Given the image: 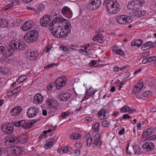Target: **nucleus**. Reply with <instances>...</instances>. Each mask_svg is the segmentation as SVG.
<instances>
[{
	"instance_id": "nucleus-43",
	"label": "nucleus",
	"mask_w": 156,
	"mask_h": 156,
	"mask_svg": "<svg viewBox=\"0 0 156 156\" xmlns=\"http://www.w3.org/2000/svg\"><path fill=\"white\" fill-rule=\"evenodd\" d=\"M103 37L101 34V33H99L95 36L93 37L92 40L94 41H97L98 39L100 38H103Z\"/></svg>"
},
{
	"instance_id": "nucleus-63",
	"label": "nucleus",
	"mask_w": 156,
	"mask_h": 156,
	"mask_svg": "<svg viewBox=\"0 0 156 156\" xmlns=\"http://www.w3.org/2000/svg\"><path fill=\"white\" fill-rule=\"evenodd\" d=\"M125 83V82H121L120 83V84L119 85V90H120L121 88L122 87V86H123Z\"/></svg>"
},
{
	"instance_id": "nucleus-24",
	"label": "nucleus",
	"mask_w": 156,
	"mask_h": 156,
	"mask_svg": "<svg viewBox=\"0 0 156 156\" xmlns=\"http://www.w3.org/2000/svg\"><path fill=\"white\" fill-rule=\"evenodd\" d=\"M33 23L31 21H28L25 22L22 27V30L26 31L31 29L33 27Z\"/></svg>"
},
{
	"instance_id": "nucleus-28",
	"label": "nucleus",
	"mask_w": 156,
	"mask_h": 156,
	"mask_svg": "<svg viewBox=\"0 0 156 156\" xmlns=\"http://www.w3.org/2000/svg\"><path fill=\"white\" fill-rule=\"evenodd\" d=\"M154 145L152 143H146L143 144L142 147L146 149L147 151H149L153 149L154 147Z\"/></svg>"
},
{
	"instance_id": "nucleus-13",
	"label": "nucleus",
	"mask_w": 156,
	"mask_h": 156,
	"mask_svg": "<svg viewBox=\"0 0 156 156\" xmlns=\"http://www.w3.org/2000/svg\"><path fill=\"white\" fill-rule=\"evenodd\" d=\"M61 12L64 16L68 19L71 18L73 15L71 9L66 6H64L62 8Z\"/></svg>"
},
{
	"instance_id": "nucleus-26",
	"label": "nucleus",
	"mask_w": 156,
	"mask_h": 156,
	"mask_svg": "<svg viewBox=\"0 0 156 156\" xmlns=\"http://www.w3.org/2000/svg\"><path fill=\"white\" fill-rule=\"evenodd\" d=\"M154 45V43L152 41H148L142 45L141 47V49L142 50H146L148 48L153 47Z\"/></svg>"
},
{
	"instance_id": "nucleus-5",
	"label": "nucleus",
	"mask_w": 156,
	"mask_h": 156,
	"mask_svg": "<svg viewBox=\"0 0 156 156\" xmlns=\"http://www.w3.org/2000/svg\"><path fill=\"white\" fill-rule=\"evenodd\" d=\"M10 47L13 52V51L17 50L22 51L24 50L27 47V46L25 42L17 40L13 41Z\"/></svg>"
},
{
	"instance_id": "nucleus-59",
	"label": "nucleus",
	"mask_w": 156,
	"mask_h": 156,
	"mask_svg": "<svg viewBox=\"0 0 156 156\" xmlns=\"http://www.w3.org/2000/svg\"><path fill=\"white\" fill-rule=\"evenodd\" d=\"M127 146L126 148V152L128 154H132V153L130 151H129V150H128V148H129V143H127Z\"/></svg>"
},
{
	"instance_id": "nucleus-25",
	"label": "nucleus",
	"mask_w": 156,
	"mask_h": 156,
	"mask_svg": "<svg viewBox=\"0 0 156 156\" xmlns=\"http://www.w3.org/2000/svg\"><path fill=\"white\" fill-rule=\"evenodd\" d=\"M29 140L28 135L23 134L19 137L18 141V142L22 144L27 143Z\"/></svg>"
},
{
	"instance_id": "nucleus-22",
	"label": "nucleus",
	"mask_w": 156,
	"mask_h": 156,
	"mask_svg": "<svg viewBox=\"0 0 156 156\" xmlns=\"http://www.w3.org/2000/svg\"><path fill=\"white\" fill-rule=\"evenodd\" d=\"M37 55L38 53L37 51L31 50L28 52L27 58L30 60H33L37 58Z\"/></svg>"
},
{
	"instance_id": "nucleus-12",
	"label": "nucleus",
	"mask_w": 156,
	"mask_h": 156,
	"mask_svg": "<svg viewBox=\"0 0 156 156\" xmlns=\"http://www.w3.org/2000/svg\"><path fill=\"white\" fill-rule=\"evenodd\" d=\"M1 129L6 134H10L13 132L14 126L11 123L3 124L1 126Z\"/></svg>"
},
{
	"instance_id": "nucleus-55",
	"label": "nucleus",
	"mask_w": 156,
	"mask_h": 156,
	"mask_svg": "<svg viewBox=\"0 0 156 156\" xmlns=\"http://www.w3.org/2000/svg\"><path fill=\"white\" fill-rule=\"evenodd\" d=\"M73 151L75 155H79L80 154V151L79 149H77Z\"/></svg>"
},
{
	"instance_id": "nucleus-34",
	"label": "nucleus",
	"mask_w": 156,
	"mask_h": 156,
	"mask_svg": "<svg viewBox=\"0 0 156 156\" xmlns=\"http://www.w3.org/2000/svg\"><path fill=\"white\" fill-rule=\"evenodd\" d=\"M115 48H114L113 49H112V50L114 54L121 55L123 57H124L125 55V54L123 51L121 49L119 50H116L114 49Z\"/></svg>"
},
{
	"instance_id": "nucleus-27",
	"label": "nucleus",
	"mask_w": 156,
	"mask_h": 156,
	"mask_svg": "<svg viewBox=\"0 0 156 156\" xmlns=\"http://www.w3.org/2000/svg\"><path fill=\"white\" fill-rule=\"evenodd\" d=\"M72 150V148L70 147L64 146L59 148L58 150V152L61 154L68 153Z\"/></svg>"
},
{
	"instance_id": "nucleus-4",
	"label": "nucleus",
	"mask_w": 156,
	"mask_h": 156,
	"mask_svg": "<svg viewBox=\"0 0 156 156\" xmlns=\"http://www.w3.org/2000/svg\"><path fill=\"white\" fill-rule=\"evenodd\" d=\"M46 104L50 108L51 112H57L58 110V103L55 99L52 98H48L46 100Z\"/></svg>"
},
{
	"instance_id": "nucleus-58",
	"label": "nucleus",
	"mask_w": 156,
	"mask_h": 156,
	"mask_svg": "<svg viewBox=\"0 0 156 156\" xmlns=\"http://www.w3.org/2000/svg\"><path fill=\"white\" fill-rule=\"evenodd\" d=\"M130 118V116L127 114H125L123 115L122 116V118L123 119H129Z\"/></svg>"
},
{
	"instance_id": "nucleus-49",
	"label": "nucleus",
	"mask_w": 156,
	"mask_h": 156,
	"mask_svg": "<svg viewBox=\"0 0 156 156\" xmlns=\"http://www.w3.org/2000/svg\"><path fill=\"white\" fill-rule=\"evenodd\" d=\"M148 63L151 62L156 60V56H153L147 58Z\"/></svg>"
},
{
	"instance_id": "nucleus-3",
	"label": "nucleus",
	"mask_w": 156,
	"mask_h": 156,
	"mask_svg": "<svg viewBox=\"0 0 156 156\" xmlns=\"http://www.w3.org/2000/svg\"><path fill=\"white\" fill-rule=\"evenodd\" d=\"M38 32L36 30L27 32L24 36V40L27 43H31L37 41L38 38Z\"/></svg>"
},
{
	"instance_id": "nucleus-50",
	"label": "nucleus",
	"mask_w": 156,
	"mask_h": 156,
	"mask_svg": "<svg viewBox=\"0 0 156 156\" xmlns=\"http://www.w3.org/2000/svg\"><path fill=\"white\" fill-rule=\"evenodd\" d=\"M150 92L149 91H146L144 92L142 94H141V96L142 97H143L144 98H146L147 97L149 94H150Z\"/></svg>"
},
{
	"instance_id": "nucleus-10",
	"label": "nucleus",
	"mask_w": 156,
	"mask_h": 156,
	"mask_svg": "<svg viewBox=\"0 0 156 156\" xmlns=\"http://www.w3.org/2000/svg\"><path fill=\"white\" fill-rule=\"evenodd\" d=\"M67 79L66 77L63 76L58 78L55 81L56 87L59 89L66 85Z\"/></svg>"
},
{
	"instance_id": "nucleus-62",
	"label": "nucleus",
	"mask_w": 156,
	"mask_h": 156,
	"mask_svg": "<svg viewBox=\"0 0 156 156\" xmlns=\"http://www.w3.org/2000/svg\"><path fill=\"white\" fill-rule=\"evenodd\" d=\"M113 71L115 72H119L120 71V68L118 66L115 67L113 69Z\"/></svg>"
},
{
	"instance_id": "nucleus-6",
	"label": "nucleus",
	"mask_w": 156,
	"mask_h": 156,
	"mask_svg": "<svg viewBox=\"0 0 156 156\" xmlns=\"http://www.w3.org/2000/svg\"><path fill=\"white\" fill-rule=\"evenodd\" d=\"M145 2L144 0L141 1L133 0L129 2L127 5L128 9L130 10H134L142 7Z\"/></svg>"
},
{
	"instance_id": "nucleus-19",
	"label": "nucleus",
	"mask_w": 156,
	"mask_h": 156,
	"mask_svg": "<svg viewBox=\"0 0 156 156\" xmlns=\"http://www.w3.org/2000/svg\"><path fill=\"white\" fill-rule=\"evenodd\" d=\"M98 118L100 119H104L109 117V113L105 110H102L98 112L97 114Z\"/></svg>"
},
{
	"instance_id": "nucleus-15",
	"label": "nucleus",
	"mask_w": 156,
	"mask_h": 156,
	"mask_svg": "<svg viewBox=\"0 0 156 156\" xmlns=\"http://www.w3.org/2000/svg\"><path fill=\"white\" fill-rule=\"evenodd\" d=\"M39 109L35 107H31L28 108L27 112V115L29 118L36 116L38 112Z\"/></svg>"
},
{
	"instance_id": "nucleus-44",
	"label": "nucleus",
	"mask_w": 156,
	"mask_h": 156,
	"mask_svg": "<svg viewBox=\"0 0 156 156\" xmlns=\"http://www.w3.org/2000/svg\"><path fill=\"white\" fill-rule=\"evenodd\" d=\"M27 76L26 75H24L20 76L18 77V79L17 80V81L19 83L22 82L27 79Z\"/></svg>"
},
{
	"instance_id": "nucleus-18",
	"label": "nucleus",
	"mask_w": 156,
	"mask_h": 156,
	"mask_svg": "<svg viewBox=\"0 0 156 156\" xmlns=\"http://www.w3.org/2000/svg\"><path fill=\"white\" fill-rule=\"evenodd\" d=\"M17 137L14 135H11L6 138L5 143L7 145H11L12 144L17 143Z\"/></svg>"
},
{
	"instance_id": "nucleus-41",
	"label": "nucleus",
	"mask_w": 156,
	"mask_h": 156,
	"mask_svg": "<svg viewBox=\"0 0 156 156\" xmlns=\"http://www.w3.org/2000/svg\"><path fill=\"white\" fill-rule=\"evenodd\" d=\"M70 112L69 111H66L62 112L60 116L63 119H66L70 115Z\"/></svg>"
},
{
	"instance_id": "nucleus-64",
	"label": "nucleus",
	"mask_w": 156,
	"mask_h": 156,
	"mask_svg": "<svg viewBox=\"0 0 156 156\" xmlns=\"http://www.w3.org/2000/svg\"><path fill=\"white\" fill-rule=\"evenodd\" d=\"M21 126H22L24 127L25 124L26 123V121L24 120H21Z\"/></svg>"
},
{
	"instance_id": "nucleus-9",
	"label": "nucleus",
	"mask_w": 156,
	"mask_h": 156,
	"mask_svg": "<svg viewBox=\"0 0 156 156\" xmlns=\"http://www.w3.org/2000/svg\"><path fill=\"white\" fill-rule=\"evenodd\" d=\"M8 152L9 154H14L15 156H18L24 154L23 151L21 148L18 147H11L8 148Z\"/></svg>"
},
{
	"instance_id": "nucleus-14",
	"label": "nucleus",
	"mask_w": 156,
	"mask_h": 156,
	"mask_svg": "<svg viewBox=\"0 0 156 156\" xmlns=\"http://www.w3.org/2000/svg\"><path fill=\"white\" fill-rule=\"evenodd\" d=\"M11 45L9 49H6L2 46H0V52L2 53V54L6 57H9L11 56L13 54L12 50L11 47Z\"/></svg>"
},
{
	"instance_id": "nucleus-61",
	"label": "nucleus",
	"mask_w": 156,
	"mask_h": 156,
	"mask_svg": "<svg viewBox=\"0 0 156 156\" xmlns=\"http://www.w3.org/2000/svg\"><path fill=\"white\" fill-rule=\"evenodd\" d=\"M125 133V129L124 128L122 129L119 132V135H122Z\"/></svg>"
},
{
	"instance_id": "nucleus-21",
	"label": "nucleus",
	"mask_w": 156,
	"mask_h": 156,
	"mask_svg": "<svg viewBox=\"0 0 156 156\" xmlns=\"http://www.w3.org/2000/svg\"><path fill=\"white\" fill-rule=\"evenodd\" d=\"M43 100V96L40 94L37 93L34 97L33 102L36 104H40L42 102Z\"/></svg>"
},
{
	"instance_id": "nucleus-16",
	"label": "nucleus",
	"mask_w": 156,
	"mask_h": 156,
	"mask_svg": "<svg viewBox=\"0 0 156 156\" xmlns=\"http://www.w3.org/2000/svg\"><path fill=\"white\" fill-rule=\"evenodd\" d=\"M93 140L94 141V142L92 143L93 147H99L102 145L100 135L98 133L96 134L94 136Z\"/></svg>"
},
{
	"instance_id": "nucleus-60",
	"label": "nucleus",
	"mask_w": 156,
	"mask_h": 156,
	"mask_svg": "<svg viewBox=\"0 0 156 156\" xmlns=\"http://www.w3.org/2000/svg\"><path fill=\"white\" fill-rule=\"evenodd\" d=\"M75 146L77 148H80L82 146V144L80 143H77L75 144Z\"/></svg>"
},
{
	"instance_id": "nucleus-2",
	"label": "nucleus",
	"mask_w": 156,
	"mask_h": 156,
	"mask_svg": "<svg viewBox=\"0 0 156 156\" xmlns=\"http://www.w3.org/2000/svg\"><path fill=\"white\" fill-rule=\"evenodd\" d=\"M106 6L110 14H116L119 11V6L116 0H110L107 2Z\"/></svg>"
},
{
	"instance_id": "nucleus-17",
	"label": "nucleus",
	"mask_w": 156,
	"mask_h": 156,
	"mask_svg": "<svg viewBox=\"0 0 156 156\" xmlns=\"http://www.w3.org/2000/svg\"><path fill=\"white\" fill-rule=\"evenodd\" d=\"M19 4V2L18 0H12L11 2L2 9V11H4L12 8L14 6Z\"/></svg>"
},
{
	"instance_id": "nucleus-1",
	"label": "nucleus",
	"mask_w": 156,
	"mask_h": 156,
	"mask_svg": "<svg viewBox=\"0 0 156 156\" xmlns=\"http://www.w3.org/2000/svg\"><path fill=\"white\" fill-rule=\"evenodd\" d=\"M54 23L59 24L61 26H64V30L71 32V26L70 22L68 20L66 19L62 16H58L53 20H52V24L51 26L53 25L54 24Z\"/></svg>"
},
{
	"instance_id": "nucleus-37",
	"label": "nucleus",
	"mask_w": 156,
	"mask_h": 156,
	"mask_svg": "<svg viewBox=\"0 0 156 156\" xmlns=\"http://www.w3.org/2000/svg\"><path fill=\"white\" fill-rule=\"evenodd\" d=\"M69 33H70V32L66 30L62 29V31L59 34L58 37L61 38H64L67 36Z\"/></svg>"
},
{
	"instance_id": "nucleus-30",
	"label": "nucleus",
	"mask_w": 156,
	"mask_h": 156,
	"mask_svg": "<svg viewBox=\"0 0 156 156\" xmlns=\"http://www.w3.org/2000/svg\"><path fill=\"white\" fill-rule=\"evenodd\" d=\"M126 17V15H125L118 16L116 17V20L119 23L124 25L125 20Z\"/></svg>"
},
{
	"instance_id": "nucleus-56",
	"label": "nucleus",
	"mask_w": 156,
	"mask_h": 156,
	"mask_svg": "<svg viewBox=\"0 0 156 156\" xmlns=\"http://www.w3.org/2000/svg\"><path fill=\"white\" fill-rule=\"evenodd\" d=\"M55 65V63L51 64L49 65H48L47 66H44V69H49L52 66H54Z\"/></svg>"
},
{
	"instance_id": "nucleus-32",
	"label": "nucleus",
	"mask_w": 156,
	"mask_h": 156,
	"mask_svg": "<svg viewBox=\"0 0 156 156\" xmlns=\"http://www.w3.org/2000/svg\"><path fill=\"white\" fill-rule=\"evenodd\" d=\"M143 41L141 39L134 40L131 42V45L132 46H136L139 47L143 43Z\"/></svg>"
},
{
	"instance_id": "nucleus-47",
	"label": "nucleus",
	"mask_w": 156,
	"mask_h": 156,
	"mask_svg": "<svg viewBox=\"0 0 156 156\" xmlns=\"http://www.w3.org/2000/svg\"><path fill=\"white\" fill-rule=\"evenodd\" d=\"M110 123L107 120H104L102 122V126L105 127H108L110 125Z\"/></svg>"
},
{
	"instance_id": "nucleus-45",
	"label": "nucleus",
	"mask_w": 156,
	"mask_h": 156,
	"mask_svg": "<svg viewBox=\"0 0 156 156\" xmlns=\"http://www.w3.org/2000/svg\"><path fill=\"white\" fill-rule=\"evenodd\" d=\"M99 122H96L94 124H93L92 127L94 129L95 132H98L99 129Z\"/></svg>"
},
{
	"instance_id": "nucleus-40",
	"label": "nucleus",
	"mask_w": 156,
	"mask_h": 156,
	"mask_svg": "<svg viewBox=\"0 0 156 156\" xmlns=\"http://www.w3.org/2000/svg\"><path fill=\"white\" fill-rule=\"evenodd\" d=\"M126 18L125 20V21L124 22V25L125 24H128L131 23L133 21V19L132 18L129 16H127L126 15Z\"/></svg>"
},
{
	"instance_id": "nucleus-20",
	"label": "nucleus",
	"mask_w": 156,
	"mask_h": 156,
	"mask_svg": "<svg viewBox=\"0 0 156 156\" xmlns=\"http://www.w3.org/2000/svg\"><path fill=\"white\" fill-rule=\"evenodd\" d=\"M86 94L83 98V100H86L88 99L90 97L94 94L96 91L94 90L92 87L89 89H87L85 90Z\"/></svg>"
},
{
	"instance_id": "nucleus-33",
	"label": "nucleus",
	"mask_w": 156,
	"mask_h": 156,
	"mask_svg": "<svg viewBox=\"0 0 156 156\" xmlns=\"http://www.w3.org/2000/svg\"><path fill=\"white\" fill-rule=\"evenodd\" d=\"M70 97L68 93H65L62 94L60 95L58 99L62 101H65L68 99Z\"/></svg>"
},
{
	"instance_id": "nucleus-51",
	"label": "nucleus",
	"mask_w": 156,
	"mask_h": 156,
	"mask_svg": "<svg viewBox=\"0 0 156 156\" xmlns=\"http://www.w3.org/2000/svg\"><path fill=\"white\" fill-rule=\"evenodd\" d=\"M156 139V136L155 135L151 136L147 138L145 140H154Z\"/></svg>"
},
{
	"instance_id": "nucleus-36",
	"label": "nucleus",
	"mask_w": 156,
	"mask_h": 156,
	"mask_svg": "<svg viewBox=\"0 0 156 156\" xmlns=\"http://www.w3.org/2000/svg\"><path fill=\"white\" fill-rule=\"evenodd\" d=\"M90 135L89 134H87L85 136V138L87 139V145L88 147H90L92 142V138H90Z\"/></svg>"
},
{
	"instance_id": "nucleus-35",
	"label": "nucleus",
	"mask_w": 156,
	"mask_h": 156,
	"mask_svg": "<svg viewBox=\"0 0 156 156\" xmlns=\"http://www.w3.org/2000/svg\"><path fill=\"white\" fill-rule=\"evenodd\" d=\"M39 120H33L31 122H26L24 126V128L25 129H29L32 127V125L35 123L36 122H38Z\"/></svg>"
},
{
	"instance_id": "nucleus-7",
	"label": "nucleus",
	"mask_w": 156,
	"mask_h": 156,
	"mask_svg": "<svg viewBox=\"0 0 156 156\" xmlns=\"http://www.w3.org/2000/svg\"><path fill=\"white\" fill-rule=\"evenodd\" d=\"M52 23L50 24L49 26V29L51 33L55 37H58L59 34L62 31V28L61 27V25L58 24H55L51 26Z\"/></svg>"
},
{
	"instance_id": "nucleus-53",
	"label": "nucleus",
	"mask_w": 156,
	"mask_h": 156,
	"mask_svg": "<svg viewBox=\"0 0 156 156\" xmlns=\"http://www.w3.org/2000/svg\"><path fill=\"white\" fill-rule=\"evenodd\" d=\"M6 23V21L5 19L2 18H0V24L4 25Z\"/></svg>"
},
{
	"instance_id": "nucleus-46",
	"label": "nucleus",
	"mask_w": 156,
	"mask_h": 156,
	"mask_svg": "<svg viewBox=\"0 0 156 156\" xmlns=\"http://www.w3.org/2000/svg\"><path fill=\"white\" fill-rule=\"evenodd\" d=\"M53 144V143L52 142H49L46 143L44 146L46 149H48L51 148Z\"/></svg>"
},
{
	"instance_id": "nucleus-38",
	"label": "nucleus",
	"mask_w": 156,
	"mask_h": 156,
	"mask_svg": "<svg viewBox=\"0 0 156 156\" xmlns=\"http://www.w3.org/2000/svg\"><path fill=\"white\" fill-rule=\"evenodd\" d=\"M134 11L133 13L134 16L140 18L142 16L141 11L140 10L138 9H136Z\"/></svg>"
},
{
	"instance_id": "nucleus-42",
	"label": "nucleus",
	"mask_w": 156,
	"mask_h": 156,
	"mask_svg": "<svg viewBox=\"0 0 156 156\" xmlns=\"http://www.w3.org/2000/svg\"><path fill=\"white\" fill-rule=\"evenodd\" d=\"M130 110V108L128 105H126L120 109L121 112H126Z\"/></svg>"
},
{
	"instance_id": "nucleus-23",
	"label": "nucleus",
	"mask_w": 156,
	"mask_h": 156,
	"mask_svg": "<svg viewBox=\"0 0 156 156\" xmlns=\"http://www.w3.org/2000/svg\"><path fill=\"white\" fill-rule=\"evenodd\" d=\"M143 83L142 82L139 83L135 85L133 87V92L136 94L140 92L143 87Z\"/></svg>"
},
{
	"instance_id": "nucleus-48",
	"label": "nucleus",
	"mask_w": 156,
	"mask_h": 156,
	"mask_svg": "<svg viewBox=\"0 0 156 156\" xmlns=\"http://www.w3.org/2000/svg\"><path fill=\"white\" fill-rule=\"evenodd\" d=\"M59 49H61L62 51H67L68 53L69 52V49L66 46L62 45L60 46Z\"/></svg>"
},
{
	"instance_id": "nucleus-57",
	"label": "nucleus",
	"mask_w": 156,
	"mask_h": 156,
	"mask_svg": "<svg viewBox=\"0 0 156 156\" xmlns=\"http://www.w3.org/2000/svg\"><path fill=\"white\" fill-rule=\"evenodd\" d=\"M97 63V62L96 61L94 60H92L91 62L89 63L90 66H94Z\"/></svg>"
},
{
	"instance_id": "nucleus-11",
	"label": "nucleus",
	"mask_w": 156,
	"mask_h": 156,
	"mask_svg": "<svg viewBox=\"0 0 156 156\" xmlns=\"http://www.w3.org/2000/svg\"><path fill=\"white\" fill-rule=\"evenodd\" d=\"M51 20L50 16L48 15H45L40 19V23L43 27H49L51 23Z\"/></svg>"
},
{
	"instance_id": "nucleus-29",
	"label": "nucleus",
	"mask_w": 156,
	"mask_h": 156,
	"mask_svg": "<svg viewBox=\"0 0 156 156\" xmlns=\"http://www.w3.org/2000/svg\"><path fill=\"white\" fill-rule=\"evenodd\" d=\"M22 108L20 106H17L13 108L10 112V114L12 116L17 115L20 112Z\"/></svg>"
},
{
	"instance_id": "nucleus-54",
	"label": "nucleus",
	"mask_w": 156,
	"mask_h": 156,
	"mask_svg": "<svg viewBox=\"0 0 156 156\" xmlns=\"http://www.w3.org/2000/svg\"><path fill=\"white\" fill-rule=\"evenodd\" d=\"M20 89L21 87L20 86L16 87L15 89L13 90V94H15L18 92L20 90Z\"/></svg>"
},
{
	"instance_id": "nucleus-31",
	"label": "nucleus",
	"mask_w": 156,
	"mask_h": 156,
	"mask_svg": "<svg viewBox=\"0 0 156 156\" xmlns=\"http://www.w3.org/2000/svg\"><path fill=\"white\" fill-rule=\"evenodd\" d=\"M153 131V129L151 128H148L143 133L142 136L143 138H146L152 134Z\"/></svg>"
},
{
	"instance_id": "nucleus-39",
	"label": "nucleus",
	"mask_w": 156,
	"mask_h": 156,
	"mask_svg": "<svg viewBox=\"0 0 156 156\" xmlns=\"http://www.w3.org/2000/svg\"><path fill=\"white\" fill-rule=\"evenodd\" d=\"M133 148L134 150L135 154L136 155H139L140 151V147L138 145H136L133 147Z\"/></svg>"
},
{
	"instance_id": "nucleus-52",
	"label": "nucleus",
	"mask_w": 156,
	"mask_h": 156,
	"mask_svg": "<svg viewBox=\"0 0 156 156\" xmlns=\"http://www.w3.org/2000/svg\"><path fill=\"white\" fill-rule=\"evenodd\" d=\"M149 54L150 52L148 51L144 52L142 54L141 56L142 57H146L147 56H148L149 55Z\"/></svg>"
},
{
	"instance_id": "nucleus-8",
	"label": "nucleus",
	"mask_w": 156,
	"mask_h": 156,
	"mask_svg": "<svg viewBox=\"0 0 156 156\" xmlns=\"http://www.w3.org/2000/svg\"><path fill=\"white\" fill-rule=\"evenodd\" d=\"M101 4V0H91L87 3V7L88 9L92 11L96 9Z\"/></svg>"
}]
</instances>
